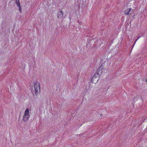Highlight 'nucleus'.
<instances>
[{
  "mask_svg": "<svg viewBox=\"0 0 147 147\" xmlns=\"http://www.w3.org/2000/svg\"><path fill=\"white\" fill-rule=\"evenodd\" d=\"M29 109L27 108L25 110L23 116V120L24 121H26L30 118Z\"/></svg>",
  "mask_w": 147,
  "mask_h": 147,
  "instance_id": "f257e3e1",
  "label": "nucleus"
},
{
  "mask_svg": "<svg viewBox=\"0 0 147 147\" xmlns=\"http://www.w3.org/2000/svg\"><path fill=\"white\" fill-rule=\"evenodd\" d=\"M35 94L36 95L38 91L40 90V84L37 82H35L34 84Z\"/></svg>",
  "mask_w": 147,
  "mask_h": 147,
  "instance_id": "f03ea898",
  "label": "nucleus"
},
{
  "mask_svg": "<svg viewBox=\"0 0 147 147\" xmlns=\"http://www.w3.org/2000/svg\"><path fill=\"white\" fill-rule=\"evenodd\" d=\"M100 76L98 74H95L92 77L91 79V82L93 83H96L99 80Z\"/></svg>",
  "mask_w": 147,
  "mask_h": 147,
  "instance_id": "7ed1b4c3",
  "label": "nucleus"
},
{
  "mask_svg": "<svg viewBox=\"0 0 147 147\" xmlns=\"http://www.w3.org/2000/svg\"><path fill=\"white\" fill-rule=\"evenodd\" d=\"M134 11V10L133 9L130 8L125 10V13L126 15H131L132 14V13H133Z\"/></svg>",
  "mask_w": 147,
  "mask_h": 147,
  "instance_id": "20e7f679",
  "label": "nucleus"
},
{
  "mask_svg": "<svg viewBox=\"0 0 147 147\" xmlns=\"http://www.w3.org/2000/svg\"><path fill=\"white\" fill-rule=\"evenodd\" d=\"M104 69H105L103 68L102 66H100L97 69L96 72L97 74H98V76H100V75L102 74V72L103 71V70Z\"/></svg>",
  "mask_w": 147,
  "mask_h": 147,
  "instance_id": "39448f33",
  "label": "nucleus"
},
{
  "mask_svg": "<svg viewBox=\"0 0 147 147\" xmlns=\"http://www.w3.org/2000/svg\"><path fill=\"white\" fill-rule=\"evenodd\" d=\"M63 16V12L62 10H60L58 12L57 15V18L58 19H61Z\"/></svg>",
  "mask_w": 147,
  "mask_h": 147,
  "instance_id": "423d86ee",
  "label": "nucleus"
},
{
  "mask_svg": "<svg viewBox=\"0 0 147 147\" xmlns=\"http://www.w3.org/2000/svg\"><path fill=\"white\" fill-rule=\"evenodd\" d=\"M16 3L17 5H20V3L19 2V0H16Z\"/></svg>",
  "mask_w": 147,
  "mask_h": 147,
  "instance_id": "0eeeda50",
  "label": "nucleus"
},
{
  "mask_svg": "<svg viewBox=\"0 0 147 147\" xmlns=\"http://www.w3.org/2000/svg\"><path fill=\"white\" fill-rule=\"evenodd\" d=\"M17 6L19 7V10L20 11V13H22V9L20 5H17Z\"/></svg>",
  "mask_w": 147,
  "mask_h": 147,
  "instance_id": "6e6552de",
  "label": "nucleus"
},
{
  "mask_svg": "<svg viewBox=\"0 0 147 147\" xmlns=\"http://www.w3.org/2000/svg\"><path fill=\"white\" fill-rule=\"evenodd\" d=\"M140 38V36H139L138 37V38L137 39H136L135 40V43H134V44H135V43H136V42Z\"/></svg>",
  "mask_w": 147,
  "mask_h": 147,
  "instance_id": "1a4fd4ad",
  "label": "nucleus"
},
{
  "mask_svg": "<svg viewBox=\"0 0 147 147\" xmlns=\"http://www.w3.org/2000/svg\"><path fill=\"white\" fill-rule=\"evenodd\" d=\"M146 81L147 82V79H146Z\"/></svg>",
  "mask_w": 147,
  "mask_h": 147,
  "instance_id": "9d476101",
  "label": "nucleus"
}]
</instances>
